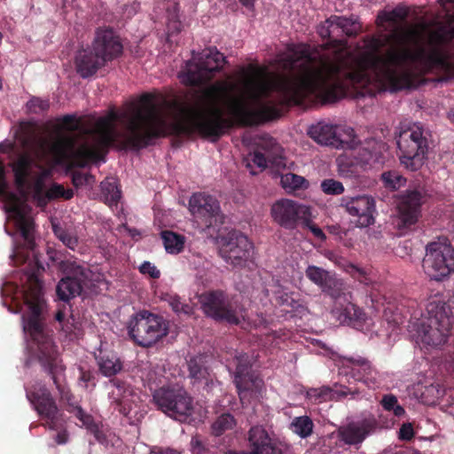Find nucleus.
Wrapping results in <instances>:
<instances>
[{"instance_id": "obj_1", "label": "nucleus", "mask_w": 454, "mask_h": 454, "mask_svg": "<svg viewBox=\"0 0 454 454\" xmlns=\"http://www.w3.org/2000/svg\"><path fill=\"white\" fill-rule=\"evenodd\" d=\"M224 113L235 121V81L219 80L194 90L182 103L144 94L124 109L111 110L99 117L90 129L82 128L75 115H65L51 139H40L33 152L20 155L13 162L19 194L7 191L4 177L5 185L0 196L7 200L15 225L27 247L33 249L34 222L27 199L43 207L50 200L74 196L72 190L58 184L44 192L53 166L83 167L90 161H104V151L112 145L139 149L152 137L168 133L218 137L231 124Z\"/></svg>"}, {"instance_id": "obj_2", "label": "nucleus", "mask_w": 454, "mask_h": 454, "mask_svg": "<svg viewBox=\"0 0 454 454\" xmlns=\"http://www.w3.org/2000/svg\"><path fill=\"white\" fill-rule=\"evenodd\" d=\"M410 12L403 4L378 12V92L410 88L426 73L454 76V16L430 28L423 19L406 23Z\"/></svg>"}, {"instance_id": "obj_3", "label": "nucleus", "mask_w": 454, "mask_h": 454, "mask_svg": "<svg viewBox=\"0 0 454 454\" xmlns=\"http://www.w3.org/2000/svg\"><path fill=\"white\" fill-rule=\"evenodd\" d=\"M43 314H22V324L25 332H27L36 345L37 357L40 364L51 377L56 388L59 393L60 400L67 403V409L76 405L74 396L71 390L61 383L59 375L63 373L66 366L55 345L52 334L43 323Z\"/></svg>"}, {"instance_id": "obj_4", "label": "nucleus", "mask_w": 454, "mask_h": 454, "mask_svg": "<svg viewBox=\"0 0 454 454\" xmlns=\"http://www.w3.org/2000/svg\"><path fill=\"white\" fill-rule=\"evenodd\" d=\"M407 330L427 348H442L454 335V314H410Z\"/></svg>"}, {"instance_id": "obj_5", "label": "nucleus", "mask_w": 454, "mask_h": 454, "mask_svg": "<svg viewBox=\"0 0 454 454\" xmlns=\"http://www.w3.org/2000/svg\"><path fill=\"white\" fill-rule=\"evenodd\" d=\"M429 132L419 123L402 127L397 138L400 162L411 171L419 170L426 162L429 150Z\"/></svg>"}, {"instance_id": "obj_6", "label": "nucleus", "mask_w": 454, "mask_h": 454, "mask_svg": "<svg viewBox=\"0 0 454 454\" xmlns=\"http://www.w3.org/2000/svg\"><path fill=\"white\" fill-rule=\"evenodd\" d=\"M27 286L21 289L12 282H5L1 287V294L5 298L4 304L10 312H20L24 309L20 307V301L27 310V312H43L46 303L42 293V285L35 272L26 273Z\"/></svg>"}, {"instance_id": "obj_7", "label": "nucleus", "mask_w": 454, "mask_h": 454, "mask_svg": "<svg viewBox=\"0 0 454 454\" xmlns=\"http://www.w3.org/2000/svg\"><path fill=\"white\" fill-rule=\"evenodd\" d=\"M170 323L162 314H135L128 325L130 339L138 346L150 348L169 333Z\"/></svg>"}, {"instance_id": "obj_8", "label": "nucleus", "mask_w": 454, "mask_h": 454, "mask_svg": "<svg viewBox=\"0 0 454 454\" xmlns=\"http://www.w3.org/2000/svg\"><path fill=\"white\" fill-rule=\"evenodd\" d=\"M224 64L225 57L215 48H210L193 56L179 74V78L186 85L204 84L211 81Z\"/></svg>"}, {"instance_id": "obj_9", "label": "nucleus", "mask_w": 454, "mask_h": 454, "mask_svg": "<svg viewBox=\"0 0 454 454\" xmlns=\"http://www.w3.org/2000/svg\"><path fill=\"white\" fill-rule=\"evenodd\" d=\"M349 144L345 146L354 150L352 159L340 156L337 159L338 172L341 176L350 177L357 173V168H365L379 162L387 151V145L375 139H368L360 146L354 145V136L348 137Z\"/></svg>"}, {"instance_id": "obj_10", "label": "nucleus", "mask_w": 454, "mask_h": 454, "mask_svg": "<svg viewBox=\"0 0 454 454\" xmlns=\"http://www.w3.org/2000/svg\"><path fill=\"white\" fill-rule=\"evenodd\" d=\"M153 403L169 418L186 420L193 411V400L188 392L178 386H162L153 393Z\"/></svg>"}, {"instance_id": "obj_11", "label": "nucleus", "mask_w": 454, "mask_h": 454, "mask_svg": "<svg viewBox=\"0 0 454 454\" xmlns=\"http://www.w3.org/2000/svg\"><path fill=\"white\" fill-rule=\"evenodd\" d=\"M235 364L234 384L242 405L259 401L265 393V385L262 378L252 370L250 356L239 354L235 356Z\"/></svg>"}, {"instance_id": "obj_12", "label": "nucleus", "mask_w": 454, "mask_h": 454, "mask_svg": "<svg viewBox=\"0 0 454 454\" xmlns=\"http://www.w3.org/2000/svg\"><path fill=\"white\" fill-rule=\"evenodd\" d=\"M422 266L430 279L443 280L454 271V247L446 239L427 244Z\"/></svg>"}, {"instance_id": "obj_13", "label": "nucleus", "mask_w": 454, "mask_h": 454, "mask_svg": "<svg viewBox=\"0 0 454 454\" xmlns=\"http://www.w3.org/2000/svg\"><path fill=\"white\" fill-rule=\"evenodd\" d=\"M26 395L37 414L45 420L43 425L51 430H58L62 414L50 390L44 385L36 384L27 389Z\"/></svg>"}, {"instance_id": "obj_14", "label": "nucleus", "mask_w": 454, "mask_h": 454, "mask_svg": "<svg viewBox=\"0 0 454 454\" xmlns=\"http://www.w3.org/2000/svg\"><path fill=\"white\" fill-rule=\"evenodd\" d=\"M217 243L221 256L233 266H242L254 256V246L243 234L230 232L220 237Z\"/></svg>"}, {"instance_id": "obj_15", "label": "nucleus", "mask_w": 454, "mask_h": 454, "mask_svg": "<svg viewBox=\"0 0 454 454\" xmlns=\"http://www.w3.org/2000/svg\"><path fill=\"white\" fill-rule=\"evenodd\" d=\"M309 207L293 200L280 199L270 207L272 221L282 228L294 230L305 217Z\"/></svg>"}, {"instance_id": "obj_16", "label": "nucleus", "mask_w": 454, "mask_h": 454, "mask_svg": "<svg viewBox=\"0 0 454 454\" xmlns=\"http://www.w3.org/2000/svg\"><path fill=\"white\" fill-rule=\"evenodd\" d=\"M308 133L317 144L344 148L345 145L349 144L348 137H353L354 129L319 121L311 125Z\"/></svg>"}, {"instance_id": "obj_17", "label": "nucleus", "mask_w": 454, "mask_h": 454, "mask_svg": "<svg viewBox=\"0 0 454 454\" xmlns=\"http://www.w3.org/2000/svg\"><path fill=\"white\" fill-rule=\"evenodd\" d=\"M189 210L194 217L201 220L207 227L223 223V216L219 203L210 195L204 193L193 194L189 200Z\"/></svg>"}, {"instance_id": "obj_18", "label": "nucleus", "mask_w": 454, "mask_h": 454, "mask_svg": "<svg viewBox=\"0 0 454 454\" xmlns=\"http://www.w3.org/2000/svg\"><path fill=\"white\" fill-rule=\"evenodd\" d=\"M421 200L422 194L419 191H408L400 196L395 220L399 230L407 229L418 222Z\"/></svg>"}, {"instance_id": "obj_19", "label": "nucleus", "mask_w": 454, "mask_h": 454, "mask_svg": "<svg viewBox=\"0 0 454 454\" xmlns=\"http://www.w3.org/2000/svg\"><path fill=\"white\" fill-rule=\"evenodd\" d=\"M250 452H231V454H284L286 446L270 437L262 426H254L247 432Z\"/></svg>"}, {"instance_id": "obj_20", "label": "nucleus", "mask_w": 454, "mask_h": 454, "mask_svg": "<svg viewBox=\"0 0 454 454\" xmlns=\"http://www.w3.org/2000/svg\"><path fill=\"white\" fill-rule=\"evenodd\" d=\"M340 206L352 216L357 217L356 225L360 228L374 223L375 200L368 195L341 198Z\"/></svg>"}, {"instance_id": "obj_21", "label": "nucleus", "mask_w": 454, "mask_h": 454, "mask_svg": "<svg viewBox=\"0 0 454 454\" xmlns=\"http://www.w3.org/2000/svg\"><path fill=\"white\" fill-rule=\"evenodd\" d=\"M377 425L374 418L348 423L339 427L338 438L346 445H360L376 429Z\"/></svg>"}, {"instance_id": "obj_22", "label": "nucleus", "mask_w": 454, "mask_h": 454, "mask_svg": "<svg viewBox=\"0 0 454 454\" xmlns=\"http://www.w3.org/2000/svg\"><path fill=\"white\" fill-rule=\"evenodd\" d=\"M105 64L121 55L122 45L112 29H98L92 46Z\"/></svg>"}, {"instance_id": "obj_23", "label": "nucleus", "mask_w": 454, "mask_h": 454, "mask_svg": "<svg viewBox=\"0 0 454 454\" xmlns=\"http://www.w3.org/2000/svg\"><path fill=\"white\" fill-rule=\"evenodd\" d=\"M110 383L114 387L110 393L111 405L121 414L128 416L132 410V388L125 381L116 378L111 380Z\"/></svg>"}, {"instance_id": "obj_24", "label": "nucleus", "mask_w": 454, "mask_h": 454, "mask_svg": "<svg viewBox=\"0 0 454 454\" xmlns=\"http://www.w3.org/2000/svg\"><path fill=\"white\" fill-rule=\"evenodd\" d=\"M187 368L189 378L192 380V384H205L206 386H209L213 383L207 356L198 355L192 356L187 361Z\"/></svg>"}, {"instance_id": "obj_25", "label": "nucleus", "mask_w": 454, "mask_h": 454, "mask_svg": "<svg viewBox=\"0 0 454 454\" xmlns=\"http://www.w3.org/2000/svg\"><path fill=\"white\" fill-rule=\"evenodd\" d=\"M345 360L347 366L350 368L349 373L356 381L363 382L368 387L374 384L376 372L369 360L362 356H349Z\"/></svg>"}, {"instance_id": "obj_26", "label": "nucleus", "mask_w": 454, "mask_h": 454, "mask_svg": "<svg viewBox=\"0 0 454 454\" xmlns=\"http://www.w3.org/2000/svg\"><path fill=\"white\" fill-rule=\"evenodd\" d=\"M75 65L78 74L82 77L87 78L93 75L105 64L92 48L78 51L75 57Z\"/></svg>"}, {"instance_id": "obj_27", "label": "nucleus", "mask_w": 454, "mask_h": 454, "mask_svg": "<svg viewBox=\"0 0 454 454\" xmlns=\"http://www.w3.org/2000/svg\"><path fill=\"white\" fill-rule=\"evenodd\" d=\"M199 301L205 312H230V301L222 291L207 292L199 296Z\"/></svg>"}, {"instance_id": "obj_28", "label": "nucleus", "mask_w": 454, "mask_h": 454, "mask_svg": "<svg viewBox=\"0 0 454 454\" xmlns=\"http://www.w3.org/2000/svg\"><path fill=\"white\" fill-rule=\"evenodd\" d=\"M82 314H55L60 330L70 340L78 339L82 334Z\"/></svg>"}, {"instance_id": "obj_29", "label": "nucleus", "mask_w": 454, "mask_h": 454, "mask_svg": "<svg viewBox=\"0 0 454 454\" xmlns=\"http://www.w3.org/2000/svg\"><path fill=\"white\" fill-rule=\"evenodd\" d=\"M340 390H335L330 387L323 386L318 388H311L309 395L311 398L321 403L328 400L334 399L335 397H345L348 395H355L357 393L356 389H351L347 387H340Z\"/></svg>"}, {"instance_id": "obj_30", "label": "nucleus", "mask_w": 454, "mask_h": 454, "mask_svg": "<svg viewBox=\"0 0 454 454\" xmlns=\"http://www.w3.org/2000/svg\"><path fill=\"white\" fill-rule=\"evenodd\" d=\"M340 325H348L359 331H368L372 325L369 314H336Z\"/></svg>"}, {"instance_id": "obj_31", "label": "nucleus", "mask_w": 454, "mask_h": 454, "mask_svg": "<svg viewBox=\"0 0 454 454\" xmlns=\"http://www.w3.org/2000/svg\"><path fill=\"white\" fill-rule=\"evenodd\" d=\"M82 283L75 278L67 277L62 278L57 286V294L62 301H68L69 299L78 295L82 292Z\"/></svg>"}, {"instance_id": "obj_32", "label": "nucleus", "mask_w": 454, "mask_h": 454, "mask_svg": "<svg viewBox=\"0 0 454 454\" xmlns=\"http://www.w3.org/2000/svg\"><path fill=\"white\" fill-rule=\"evenodd\" d=\"M99 372L106 377H113L122 370V363L114 354H104L97 357Z\"/></svg>"}, {"instance_id": "obj_33", "label": "nucleus", "mask_w": 454, "mask_h": 454, "mask_svg": "<svg viewBox=\"0 0 454 454\" xmlns=\"http://www.w3.org/2000/svg\"><path fill=\"white\" fill-rule=\"evenodd\" d=\"M305 273L307 278L320 288H325L336 283L328 271L317 266L309 265Z\"/></svg>"}, {"instance_id": "obj_34", "label": "nucleus", "mask_w": 454, "mask_h": 454, "mask_svg": "<svg viewBox=\"0 0 454 454\" xmlns=\"http://www.w3.org/2000/svg\"><path fill=\"white\" fill-rule=\"evenodd\" d=\"M290 429L301 438L305 439L312 434L314 423L309 416L295 417L290 424Z\"/></svg>"}, {"instance_id": "obj_35", "label": "nucleus", "mask_w": 454, "mask_h": 454, "mask_svg": "<svg viewBox=\"0 0 454 454\" xmlns=\"http://www.w3.org/2000/svg\"><path fill=\"white\" fill-rule=\"evenodd\" d=\"M161 239L166 251L169 254H178L184 248V238L182 235L165 231L161 232Z\"/></svg>"}, {"instance_id": "obj_36", "label": "nucleus", "mask_w": 454, "mask_h": 454, "mask_svg": "<svg viewBox=\"0 0 454 454\" xmlns=\"http://www.w3.org/2000/svg\"><path fill=\"white\" fill-rule=\"evenodd\" d=\"M280 184L286 192H292L299 189L306 188L308 182L303 176L294 173L281 174Z\"/></svg>"}, {"instance_id": "obj_37", "label": "nucleus", "mask_w": 454, "mask_h": 454, "mask_svg": "<svg viewBox=\"0 0 454 454\" xmlns=\"http://www.w3.org/2000/svg\"><path fill=\"white\" fill-rule=\"evenodd\" d=\"M236 426V419L231 413L220 415L211 426L212 434L215 436L223 434Z\"/></svg>"}, {"instance_id": "obj_38", "label": "nucleus", "mask_w": 454, "mask_h": 454, "mask_svg": "<svg viewBox=\"0 0 454 454\" xmlns=\"http://www.w3.org/2000/svg\"><path fill=\"white\" fill-rule=\"evenodd\" d=\"M101 189L106 202L110 206L116 205L121 199V191L118 189L116 181L114 178H106L101 183Z\"/></svg>"}, {"instance_id": "obj_39", "label": "nucleus", "mask_w": 454, "mask_h": 454, "mask_svg": "<svg viewBox=\"0 0 454 454\" xmlns=\"http://www.w3.org/2000/svg\"><path fill=\"white\" fill-rule=\"evenodd\" d=\"M380 404L385 411L393 412L397 418L405 414L404 408L399 404L397 397L392 394L384 395L380 400Z\"/></svg>"}, {"instance_id": "obj_40", "label": "nucleus", "mask_w": 454, "mask_h": 454, "mask_svg": "<svg viewBox=\"0 0 454 454\" xmlns=\"http://www.w3.org/2000/svg\"><path fill=\"white\" fill-rule=\"evenodd\" d=\"M385 187L390 190H398L405 185L406 179L397 171H387L381 175Z\"/></svg>"}, {"instance_id": "obj_41", "label": "nucleus", "mask_w": 454, "mask_h": 454, "mask_svg": "<svg viewBox=\"0 0 454 454\" xmlns=\"http://www.w3.org/2000/svg\"><path fill=\"white\" fill-rule=\"evenodd\" d=\"M340 24V32L346 35H356L360 30V25L354 20L343 16L335 19Z\"/></svg>"}, {"instance_id": "obj_42", "label": "nucleus", "mask_w": 454, "mask_h": 454, "mask_svg": "<svg viewBox=\"0 0 454 454\" xmlns=\"http://www.w3.org/2000/svg\"><path fill=\"white\" fill-rule=\"evenodd\" d=\"M53 231L56 237L62 241L64 245H66L70 249L74 250L77 246V239L71 234L67 233L64 229L60 226L53 224L52 225Z\"/></svg>"}, {"instance_id": "obj_43", "label": "nucleus", "mask_w": 454, "mask_h": 454, "mask_svg": "<svg viewBox=\"0 0 454 454\" xmlns=\"http://www.w3.org/2000/svg\"><path fill=\"white\" fill-rule=\"evenodd\" d=\"M321 188L326 194L339 195L344 192L342 184L334 179H325L321 183Z\"/></svg>"}, {"instance_id": "obj_44", "label": "nucleus", "mask_w": 454, "mask_h": 454, "mask_svg": "<svg viewBox=\"0 0 454 454\" xmlns=\"http://www.w3.org/2000/svg\"><path fill=\"white\" fill-rule=\"evenodd\" d=\"M216 323H223L227 322L231 325H239L241 323L240 317L239 315L241 316L242 320L245 321V317L243 314H207Z\"/></svg>"}, {"instance_id": "obj_45", "label": "nucleus", "mask_w": 454, "mask_h": 454, "mask_svg": "<svg viewBox=\"0 0 454 454\" xmlns=\"http://www.w3.org/2000/svg\"><path fill=\"white\" fill-rule=\"evenodd\" d=\"M333 279L337 282L334 285H330L329 286L325 288H321L322 292L329 294L331 297L336 299L340 296V294L343 293L345 287L344 283L341 279L335 278L333 276Z\"/></svg>"}, {"instance_id": "obj_46", "label": "nucleus", "mask_w": 454, "mask_h": 454, "mask_svg": "<svg viewBox=\"0 0 454 454\" xmlns=\"http://www.w3.org/2000/svg\"><path fill=\"white\" fill-rule=\"evenodd\" d=\"M301 222L304 227L308 228L313 233L315 237L320 240L325 239V235L323 231L311 222L309 208L308 209V213H306L305 217H303Z\"/></svg>"}, {"instance_id": "obj_47", "label": "nucleus", "mask_w": 454, "mask_h": 454, "mask_svg": "<svg viewBox=\"0 0 454 454\" xmlns=\"http://www.w3.org/2000/svg\"><path fill=\"white\" fill-rule=\"evenodd\" d=\"M49 101L40 98H32L27 103V108L32 113H40L49 108Z\"/></svg>"}, {"instance_id": "obj_48", "label": "nucleus", "mask_w": 454, "mask_h": 454, "mask_svg": "<svg viewBox=\"0 0 454 454\" xmlns=\"http://www.w3.org/2000/svg\"><path fill=\"white\" fill-rule=\"evenodd\" d=\"M447 309L448 306L444 301L441 297L434 296L429 301L427 312H445Z\"/></svg>"}, {"instance_id": "obj_49", "label": "nucleus", "mask_w": 454, "mask_h": 454, "mask_svg": "<svg viewBox=\"0 0 454 454\" xmlns=\"http://www.w3.org/2000/svg\"><path fill=\"white\" fill-rule=\"evenodd\" d=\"M247 166L248 168H250L251 164L253 163L254 165H255L256 167H258L261 169H264L267 167V162H268L266 157L259 152H255V153L250 154L248 156V158L247 159Z\"/></svg>"}, {"instance_id": "obj_50", "label": "nucleus", "mask_w": 454, "mask_h": 454, "mask_svg": "<svg viewBox=\"0 0 454 454\" xmlns=\"http://www.w3.org/2000/svg\"><path fill=\"white\" fill-rule=\"evenodd\" d=\"M72 180L75 187H81L84 184H92L95 182L91 175L82 172L74 173Z\"/></svg>"}, {"instance_id": "obj_51", "label": "nucleus", "mask_w": 454, "mask_h": 454, "mask_svg": "<svg viewBox=\"0 0 454 454\" xmlns=\"http://www.w3.org/2000/svg\"><path fill=\"white\" fill-rule=\"evenodd\" d=\"M191 450L192 454H208L207 445L199 437H192L191 441Z\"/></svg>"}, {"instance_id": "obj_52", "label": "nucleus", "mask_w": 454, "mask_h": 454, "mask_svg": "<svg viewBox=\"0 0 454 454\" xmlns=\"http://www.w3.org/2000/svg\"><path fill=\"white\" fill-rule=\"evenodd\" d=\"M139 270L144 275H148L153 278H159L160 276V270L156 268V266L150 262H144L139 266Z\"/></svg>"}, {"instance_id": "obj_53", "label": "nucleus", "mask_w": 454, "mask_h": 454, "mask_svg": "<svg viewBox=\"0 0 454 454\" xmlns=\"http://www.w3.org/2000/svg\"><path fill=\"white\" fill-rule=\"evenodd\" d=\"M178 8L176 4H174L173 11L168 12V27L169 29H174L176 31H180L181 24L178 20Z\"/></svg>"}, {"instance_id": "obj_54", "label": "nucleus", "mask_w": 454, "mask_h": 454, "mask_svg": "<svg viewBox=\"0 0 454 454\" xmlns=\"http://www.w3.org/2000/svg\"><path fill=\"white\" fill-rule=\"evenodd\" d=\"M414 436V431L411 423H404L399 430V438L403 441H410Z\"/></svg>"}, {"instance_id": "obj_55", "label": "nucleus", "mask_w": 454, "mask_h": 454, "mask_svg": "<svg viewBox=\"0 0 454 454\" xmlns=\"http://www.w3.org/2000/svg\"><path fill=\"white\" fill-rule=\"evenodd\" d=\"M67 411L74 413V416L83 424H88L90 420V416L88 415L83 411V409L77 404L71 409H67Z\"/></svg>"}, {"instance_id": "obj_56", "label": "nucleus", "mask_w": 454, "mask_h": 454, "mask_svg": "<svg viewBox=\"0 0 454 454\" xmlns=\"http://www.w3.org/2000/svg\"><path fill=\"white\" fill-rule=\"evenodd\" d=\"M335 19H340V16L333 15L327 19V22L330 25V33L332 37L339 36L341 35L340 24Z\"/></svg>"}, {"instance_id": "obj_57", "label": "nucleus", "mask_w": 454, "mask_h": 454, "mask_svg": "<svg viewBox=\"0 0 454 454\" xmlns=\"http://www.w3.org/2000/svg\"><path fill=\"white\" fill-rule=\"evenodd\" d=\"M257 145L265 150L273 149L275 146H277L275 140L266 135L259 137Z\"/></svg>"}, {"instance_id": "obj_58", "label": "nucleus", "mask_w": 454, "mask_h": 454, "mask_svg": "<svg viewBox=\"0 0 454 454\" xmlns=\"http://www.w3.org/2000/svg\"><path fill=\"white\" fill-rule=\"evenodd\" d=\"M80 378L79 380L81 381H82L84 383V386L87 387H88V384L90 383L91 381H94V375L90 371H85L83 369H80Z\"/></svg>"}, {"instance_id": "obj_59", "label": "nucleus", "mask_w": 454, "mask_h": 454, "mask_svg": "<svg viewBox=\"0 0 454 454\" xmlns=\"http://www.w3.org/2000/svg\"><path fill=\"white\" fill-rule=\"evenodd\" d=\"M168 301L174 312H181L183 310L182 302L177 296H169Z\"/></svg>"}, {"instance_id": "obj_60", "label": "nucleus", "mask_w": 454, "mask_h": 454, "mask_svg": "<svg viewBox=\"0 0 454 454\" xmlns=\"http://www.w3.org/2000/svg\"><path fill=\"white\" fill-rule=\"evenodd\" d=\"M57 444L62 445L68 442V433L66 429L59 431L54 438Z\"/></svg>"}, {"instance_id": "obj_61", "label": "nucleus", "mask_w": 454, "mask_h": 454, "mask_svg": "<svg viewBox=\"0 0 454 454\" xmlns=\"http://www.w3.org/2000/svg\"><path fill=\"white\" fill-rule=\"evenodd\" d=\"M330 25L329 23L327 22V20L323 23L321 24L318 28H317V32L319 34V35L322 37V38H326V37H332L331 36V33H330Z\"/></svg>"}, {"instance_id": "obj_62", "label": "nucleus", "mask_w": 454, "mask_h": 454, "mask_svg": "<svg viewBox=\"0 0 454 454\" xmlns=\"http://www.w3.org/2000/svg\"><path fill=\"white\" fill-rule=\"evenodd\" d=\"M286 302L290 304L293 309H307V308H305L302 304L299 303L297 301H294V299H292L290 302L286 299Z\"/></svg>"}, {"instance_id": "obj_63", "label": "nucleus", "mask_w": 454, "mask_h": 454, "mask_svg": "<svg viewBox=\"0 0 454 454\" xmlns=\"http://www.w3.org/2000/svg\"><path fill=\"white\" fill-rule=\"evenodd\" d=\"M242 5L248 9H253L255 0H239Z\"/></svg>"}, {"instance_id": "obj_64", "label": "nucleus", "mask_w": 454, "mask_h": 454, "mask_svg": "<svg viewBox=\"0 0 454 454\" xmlns=\"http://www.w3.org/2000/svg\"><path fill=\"white\" fill-rule=\"evenodd\" d=\"M156 454H179L178 451L167 448V449H160Z\"/></svg>"}]
</instances>
